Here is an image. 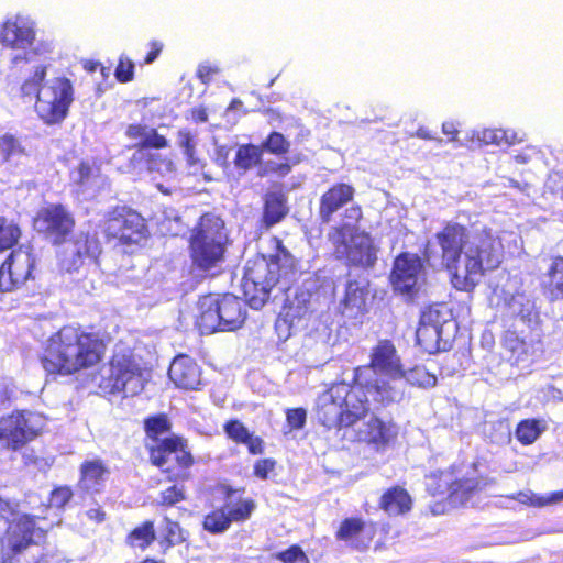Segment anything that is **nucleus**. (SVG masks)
<instances>
[{
	"label": "nucleus",
	"instance_id": "obj_8",
	"mask_svg": "<svg viewBox=\"0 0 563 563\" xmlns=\"http://www.w3.org/2000/svg\"><path fill=\"white\" fill-rule=\"evenodd\" d=\"M227 243L223 220L211 213L203 214L190 239L194 264L202 271L218 267L224 260Z\"/></svg>",
	"mask_w": 563,
	"mask_h": 563
},
{
	"label": "nucleus",
	"instance_id": "obj_24",
	"mask_svg": "<svg viewBox=\"0 0 563 563\" xmlns=\"http://www.w3.org/2000/svg\"><path fill=\"white\" fill-rule=\"evenodd\" d=\"M110 471L99 459L85 461L80 466L79 486L87 492H99Z\"/></svg>",
	"mask_w": 563,
	"mask_h": 563
},
{
	"label": "nucleus",
	"instance_id": "obj_13",
	"mask_svg": "<svg viewBox=\"0 0 563 563\" xmlns=\"http://www.w3.org/2000/svg\"><path fill=\"white\" fill-rule=\"evenodd\" d=\"M334 242L336 256L351 264L372 266L376 261V249L372 238L365 232L344 227L336 231Z\"/></svg>",
	"mask_w": 563,
	"mask_h": 563
},
{
	"label": "nucleus",
	"instance_id": "obj_10",
	"mask_svg": "<svg viewBox=\"0 0 563 563\" xmlns=\"http://www.w3.org/2000/svg\"><path fill=\"white\" fill-rule=\"evenodd\" d=\"M199 308L201 312L197 324L202 334L236 330L245 319L244 303L230 294L221 298L206 296L200 299Z\"/></svg>",
	"mask_w": 563,
	"mask_h": 563
},
{
	"label": "nucleus",
	"instance_id": "obj_48",
	"mask_svg": "<svg viewBox=\"0 0 563 563\" xmlns=\"http://www.w3.org/2000/svg\"><path fill=\"white\" fill-rule=\"evenodd\" d=\"M161 498L162 505L173 506L176 503L183 500L185 498V495L181 488L174 485L167 488L166 490L162 492Z\"/></svg>",
	"mask_w": 563,
	"mask_h": 563
},
{
	"label": "nucleus",
	"instance_id": "obj_63",
	"mask_svg": "<svg viewBox=\"0 0 563 563\" xmlns=\"http://www.w3.org/2000/svg\"><path fill=\"white\" fill-rule=\"evenodd\" d=\"M536 150L533 147L527 148V152L517 154L515 156V161L520 164H526L530 161L531 154H534Z\"/></svg>",
	"mask_w": 563,
	"mask_h": 563
},
{
	"label": "nucleus",
	"instance_id": "obj_6",
	"mask_svg": "<svg viewBox=\"0 0 563 563\" xmlns=\"http://www.w3.org/2000/svg\"><path fill=\"white\" fill-rule=\"evenodd\" d=\"M45 67H37L33 77L22 86L26 96L36 95V112L48 124L59 123L65 119L73 101V88L68 79L52 78L43 84Z\"/></svg>",
	"mask_w": 563,
	"mask_h": 563
},
{
	"label": "nucleus",
	"instance_id": "obj_4",
	"mask_svg": "<svg viewBox=\"0 0 563 563\" xmlns=\"http://www.w3.org/2000/svg\"><path fill=\"white\" fill-rule=\"evenodd\" d=\"M295 258L279 242L277 253L268 262L265 257H256L249 261L245 266L242 287L249 303L254 309H260L267 301L271 289L282 284L287 287L294 276Z\"/></svg>",
	"mask_w": 563,
	"mask_h": 563
},
{
	"label": "nucleus",
	"instance_id": "obj_62",
	"mask_svg": "<svg viewBox=\"0 0 563 563\" xmlns=\"http://www.w3.org/2000/svg\"><path fill=\"white\" fill-rule=\"evenodd\" d=\"M442 132L446 135H452L451 140L456 141V135L459 131L453 122H444L442 124Z\"/></svg>",
	"mask_w": 563,
	"mask_h": 563
},
{
	"label": "nucleus",
	"instance_id": "obj_36",
	"mask_svg": "<svg viewBox=\"0 0 563 563\" xmlns=\"http://www.w3.org/2000/svg\"><path fill=\"white\" fill-rule=\"evenodd\" d=\"M544 430V424L534 419L521 421L516 430L517 439L523 444L533 443Z\"/></svg>",
	"mask_w": 563,
	"mask_h": 563
},
{
	"label": "nucleus",
	"instance_id": "obj_58",
	"mask_svg": "<svg viewBox=\"0 0 563 563\" xmlns=\"http://www.w3.org/2000/svg\"><path fill=\"white\" fill-rule=\"evenodd\" d=\"M88 241H85L84 245H81L79 242L76 243V249L74 250V252L77 253L79 258H82L85 256H96L97 246L95 245L93 250H91L90 246H88Z\"/></svg>",
	"mask_w": 563,
	"mask_h": 563
},
{
	"label": "nucleus",
	"instance_id": "obj_43",
	"mask_svg": "<svg viewBox=\"0 0 563 563\" xmlns=\"http://www.w3.org/2000/svg\"><path fill=\"white\" fill-rule=\"evenodd\" d=\"M263 147L273 154H284L288 152L289 142L284 137L283 134L273 132L267 141L263 144Z\"/></svg>",
	"mask_w": 563,
	"mask_h": 563
},
{
	"label": "nucleus",
	"instance_id": "obj_44",
	"mask_svg": "<svg viewBox=\"0 0 563 563\" xmlns=\"http://www.w3.org/2000/svg\"><path fill=\"white\" fill-rule=\"evenodd\" d=\"M165 146H167V140L163 135L157 134L155 130L147 129L143 145L137 153L143 157L145 148H162Z\"/></svg>",
	"mask_w": 563,
	"mask_h": 563
},
{
	"label": "nucleus",
	"instance_id": "obj_9",
	"mask_svg": "<svg viewBox=\"0 0 563 563\" xmlns=\"http://www.w3.org/2000/svg\"><path fill=\"white\" fill-rule=\"evenodd\" d=\"M150 457L154 465L165 467L175 461L181 467H189L194 460L186 449L185 441L170 434V423L165 416H157L145 421Z\"/></svg>",
	"mask_w": 563,
	"mask_h": 563
},
{
	"label": "nucleus",
	"instance_id": "obj_33",
	"mask_svg": "<svg viewBox=\"0 0 563 563\" xmlns=\"http://www.w3.org/2000/svg\"><path fill=\"white\" fill-rule=\"evenodd\" d=\"M161 536V544L164 548V552L187 539V532L180 528L178 522L170 520L168 517L163 519Z\"/></svg>",
	"mask_w": 563,
	"mask_h": 563
},
{
	"label": "nucleus",
	"instance_id": "obj_40",
	"mask_svg": "<svg viewBox=\"0 0 563 563\" xmlns=\"http://www.w3.org/2000/svg\"><path fill=\"white\" fill-rule=\"evenodd\" d=\"M402 377L409 384L424 388L433 387L437 384V377L423 366H416L408 372L402 371Z\"/></svg>",
	"mask_w": 563,
	"mask_h": 563
},
{
	"label": "nucleus",
	"instance_id": "obj_5",
	"mask_svg": "<svg viewBox=\"0 0 563 563\" xmlns=\"http://www.w3.org/2000/svg\"><path fill=\"white\" fill-rule=\"evenodd\" d=\"M368 411L367 395L355 382L353 386L334 384L317 399V418L328 429L355 426Z\"/></svg>",
	"mask_w": 563,
	"mask_h": 563
},
{
	"label": "nucleus",
	"instance_id": "obj_57",
	"mask_svg": "<svg viewBox=\"0 0 563 563\" xmlns=\"http://www.w3.org/2000/svg\"><path fill=\"white\" fill-rule=\"evenodd\" d=\"M228 155H229V151L225 146L223 145H218L216 143V156H214V162L219 165V166H222V167H225L228 165Z\"/></svg>",
	"mask_w": 563,
	"mask_h": 563
},
{
	"label": "nucleus",
	"instance_id": "obj_27",
	"mask_svg": "<svg viewBox=\"0 0 563 563\" xmlns=\"http://www.w3.org/2000/svg\"><path fill=\"white\" fill-rule=\"evenodd\" d=\"M382 507L389 515H401L411 508V498L401 487L387 490L380 501Z\"/></svg>",
	"mask_w": 563,
	"mask_h": 563
},
{
	"label": "nucleus",
	"instance_id": "obj_49",
	"mask_svg": "<svg viewBox=\"0 0 563 563\" xmlns=\"http://www.w3.org/2000/svg\"><path fill=\"white\" fill-rule=\"evenodd\" d=\"M306 410L302 408L289 409L287 411V423L291 429H301L306 423Z\"/></svg>",
	"mask_w": 563,
	"mask_h": 563
},
{
	"label": "nucleus",
	"instance_id": "obj_64",
	"mask_svg": "<svg viewBox=\"0 0 563 563\" xmlns=\"http://www.w3.org/2000/svg\"><path fill=\"white\" fill-rule=\"evenodd\" d=\"M152 46H153V49L148 53V55L145 58V62L147 64L154 62L162 51V44H159V43H153Z\"/></svg>",
	"mask_w": 563,
	"mask_h": 563
},
{
	"label": "nucleus",
	"instance_id": "obj_42",
	"mask_svg": "<svg viewBox=\"0 0 563 563\" xmlns=\"http://www.w3.org/2000/svg\"><path fill=\"white\" fill-rule=\"evenodd\" d=\"M232 521H243L250 517L254 509L252 500H239L235 504L228 503L223 507Z\"/></svg>",
	"mask_w": 563,
	"mask_h": 563
},
{
	"label": "nucleus",
	"instance_id": "obj_18",
	"mask_svg": "<svg viewBox=\"0 0 563 563\" xmlns=\"http://www.w3.org/2000/svg\"><path fill=\"white\" fill-rule=\"evenodd\" d=\"M357 441L374 445L377 450L388 446L397 437V427L391 422H385L375 416L351 427Z\"/></svg>",
	"mask_w": 563,
	"mask_h": 563
},
{
	"label": "nucleus",
	"instance_id": "obj_31",
	"mask_svg": "<svg viewBox=\"0 0 563 563\" xmlns=\"http://www.w3.org/2000/svg\"><path fill=\"white\" fill-rule=\"evenodd\" d=\"M70 179L82 188L99 185L101 176L95 163L81 162L70 174Z\"/></svg>",
	"mask_w": 563,
	"mask_h": 563
},
{
	"label": "nucleus",
	"instance_id": "obj_12",
	"mask_svg": "<svg viewBox=\"0 0 563 563\" xmlns=\"http://www.w3.org/2000/svg\"><path fill=\"white\" fill-rule=\"evenodd\" d=\"M44 427L41 415L32 411H15L0 418V441L8 449L19 450L35 439Z\"/></svg>",
	"mask_w": 563,
	"mask_h": 563
},
{
	"label": "nucleus",
	"instance_id": "obj_55",
	"mask_svg": "<svg viewBox=\"0 0 563 563\" xmlns=\"http://www.w3.org/2000/svg\"><path fill=\"white\" fill-rule=\"evenodd\" d=\"M216 73H218V68L209 64H201L197 70V75L203 84H207Z\"/></svg>",
	"mask_w": 563,
	"mask_h": 563
},
{
	"label": "nucleus",
	"instance_id": "obj_35",
	"mask_svg": "<svg viewBox=\"0 0 563 563\" xmlns=\"http://www.w3.org/2000/svg\"><path fill=\"white\" fill-rule=\"evenodd\" d=\"M262 152V147L253 144L241 145L238 148L234 164L238 168L247 170L260 163Z\"/></svg>",
	"mask_w": 563,
	"mask_h": 563
},
{
	"label": "nucleus",
	"instance_id": "obj_52",
	"mask_svg": "<svg viewBox=\"0 0 563 563\" xmlns=\"http://www.w3.org/2000/svg\"><path fill=\"white\" fill-rule=\"evenodd\" d=\"M134 65L131 60L120 59L115 69V77L121 82L130 81L133 78Z\"/></svg>",
	"mask_w": 563,
	"mask_h": 563
},
{
	"label": "nucleus",
	"instance_id": "obj_56",
	"mask_svg": "<svg viewBox=\"0 0 563 563\" xmlns=\"http://www.w3.org/2000/svg\"><path fill=\"white\" fill-rule=\"evenodd\" d=\"M184 155L186 157L188 166L190 168H192L194 172H198L199 169H202L203 162L199 157H197L196 150L184 153Z\"/></svg>",
	"mask_w": 563,
	"mask_h": 563
},
{
	"label": "nucleus",
	"instance_id": "obj_2",
	"mask_svg": "<svg viewBox=\"0 0 563 563\" xmlns=\"http://www.w3.org/2000/svg\"><path fill=\"white\" fill-rule=\"evenodd\" d=\"M103 352V342L96 333L66 325L49 338L42 363L49 374L70 375L96 365Z\"/></svg>",
	"mask_w": 563,
	"mask_h": 563
},
{
	"label": "nucleus",
	"instance_id": "obj_46",
	"mask_svg": "<svg viewBox=\"0 0 563 563\" xmlns=\"http://www.w3.org/2000/svg\"><path fill=\"white\" fill-rule=\"evenodd\" d=\"M148 168L151 170H157L162 175H169L175 170L174 163L168 158L161 157V155L151 157Z\"/></svg>",
	"mask_w": 563,
	"mask_h": 563
},
{
	"label": "nucleus",
	"instance_id": "obj_23",
	"mask_svg": "<svg viewBox=\"0 0 563 563\" xmlns=\"http://www.w3.org/2000/svg\"><path fill=\"white\" fill-rule=\"evenodd\" d=\"M336 538L347 542L357 550H364L372 541L373 530L366 528L362 520L349 518L341 523L336 532Z\"/></svg>",
	"mask_w": 563,
	"mask_h": 563
},
{
	"label": "nucleus",
	"instance_id": "obj_50",
	"mask_svg": "<svg viewBox=\"0 0 563 563\" xmlns=\"http://www.w3.org/2000/svg\"><path fill=\"white\" fill-rule=\"evenodd\" d=\"M71 496H73V493H71L70 488L59 487L52 492L51 499H49L51 506L60 508L69 501Z\"/></svg>",
	"mask_w": 563,
	"mask_h": 563
},
{
	"label": "nucleus",
	"instance_id": "obj_41",
	"mask_svg": "<svg viewBox=\"0 0 563 563\" xmlns=\"http://www.w3.org/2000/svg\"><path fill=\"white\" fill-rule=\"evenodd\" d=\"M20 235L21 231L18 225L0 218V253L12 247Z\"/></svg>",
	"mask_w": 563,
	"mask_h": 563
},
{
	"label": "nucleus",
	"instance_id": "obj_7",
	"mask_svg": "<svg viewBox=\"0 0 563 563\" xmlns=\"http://www.w3.org/2000/svg\"><path fill=\"white\" fill-rule=\"evenodd\" d=\"M0 518L8 522L7 531L1 538L3 558L11 559L44 538L46 527L41 521L45 518L19 511L18 504L0 498Z\"/></svg>",
	"mask_w": 563,
	"mask_h": 563
},
{
	"label": "nucleus",
	"instance_id": "obj_17",
	"mask_svg": "<svg viewBox=\"0 0 563 563\" xmlns=\"http://www.w3.org/2000/svg\"><path fill=\"white\" fill-rule=\"evenodd\" d=\"M75 221L62 205L42 208L34 218V228L53 243H60L71 232Z\"/></svg>",
	"mask_w": 563,
	"mask_h": 563
},
{
	"label": "nucleus",
	"instance_id": "obj_21",
	"mask_svg": "<svg viewBox=\"0 0 563 563\" xmlns=\"http://www.w3.org/2000/svg\"><path fill=\"white\" fill-rule=\"evenodd\" d=\"M368 283L366 279L349 280L342 300V313L347 318H357L366 311Z\"/></svg>",
	"mask_w": 563,
	"mask_h": 563
},
{
	"label": "nucleus",
	"instance_id": "obj_38",
	"mask_svg": "<svg viewBox=\"0 0 563 563\" xmlns=\"http://www.w3.org/2000/svg\"><path fill=\"white\" fill-rule=\"evenodd\" d=\"M549 291L553 299L563 298V257H556L549 271Z\"/></svg>",
	"mask_w": 563,
	"mask_h": 563
},
{
	"label": "nucleus",
	"instance_id": "obj_28",
	"mask_svg": "<svg viewBox=\"0 0 563 563\" xmlns=\"http://www.w3.org/2000/svg\"><path fill=\"white\" fill-rule=\"evenodd\" d=\"M225 432L235 442L247 445L249 451L253 454L262 453L263 441L258 437H254L240 421H231L225 424Z\"/></svg>",
	"mask_w": 563,
	"mask_h": 563
},
{
	"label": "nucleus",
	"instance_id": "obj_47",
	"mask_svg": "<svg viewBox=\"0 0 563 563\" xmlns=\"http://www.w3.org/2000/svg\"><path fill=\"white\" fill-rule=\"evenodd\" d=\"M177 143L179 147L183 150V153L194 151L196 150L197 144L196 135L187 129L179 130L177 134Z\"/></svg>",
	"mask_w": 563,
	"mask_h": 563
},
{
	"label": "nucleus",
	"instance_id": "obj_16",
	"mask_svg": "<svg viewBox=\"0 0 563 563\" xmlns=\"http://www.w3.org/2000/svg\"><path fill=\"white\" fill-rule=\"evenodd\" d=\"M34 258L26 246L13 250L0 267V292L19 289L31 277Z\"/></svg>",
	"mask_w": 563,
	"mask_h": 563
},
{
	"label": "nucleus",
	"instance_id": "obj_20",
	"mask_svg": "<svg viewBox=\"0 0 563 563\" xmlns=\"http://www.w3.org/2000/svg\"><path fill=\"white\" fill-rule=\"evenodd\" d=\"M168 376L178 388L196 390L201 385V369L187 355H179L174 358L169 366Z\"/></svg>",
	"mask_w": 563,
	"mask_h": 563
},
{
	"label": "nucleus",
	"instance_id": "obj_1",
	"mask_svg": "<svg viewBox=\"0 0 563 563\" xmlns=\"http://www.w3.org/2000/svg\"><path fill=\"white\" fill-rule=\"evenodd\" d=\"M435 239L442 265L459 290H472L486 272L497 268L503 261L501 241L490 229L468 230L459 223H448Z\"/></svg>",
	"mask_w": 563,
	"mask_h": 563
},
{
	"label": "nucleus",
	"instance_id": "obj_19",
	"mask_svg": "<svg viewBox=\"0 0 563 563\" xmlns=\"http://www.w3.org/2000/svg\"><path fill=\"white\" fill-rule=\"evenodd\" d=\"M422 276V264L415 254H401L394 264L391 283L396 290L409 294Z\"/></svg>",
	"mask_w": 563,
	"mask_h": 563
},
{
	"label": "nucleus",
	"instance_id": "obj_61",
	"mask_svg": "<svg viewBox=\"0 0 563 563\" xmlns=\"http://www.w3.org/2000/svg\"><path fill=\"white\" fill-rule=\"evenodd\" d=\"M317 336L321 340L323 344H329L330 338H331V331L330 329L322 324L320 329L316 330Z\"/></svg>",
	"mask_w": 563,
	"mask_h": 563
},
{
	"label": "nucleus",
	"instance_id": "obj_53",
	"mask_svg": "<svg viewBox=\"0 0 563 563\" xmlns=\"http://www.w3.org/2000/svg\"><path fill=\"white\" fill-rule=\"evenodd\" d=\"M275 462L268 459L258 461L254 466V473L257 477L265 479L269 472L274 470Z\"/></svg>",
	"mask_w": 563,
	"mask_h": 563
},
{
	"label": "nucleus",
	"instance_id": "obj_25",
	"mask_svg": "<svg viewBox=\"0 0 563 563\" xmlns=\"http://www.w3.org/2000/svg\"><path fill=\"white\" fill-rule=\"evenodd\" d=\"M420 324L432 327L440 332L443 331L450 334L456 328L454 321L451 320L450 311L441 305L431 306L426 309L421 314Z\"/></svg>",
	"mask_w": 563,
	"mask_h": 563
},
{
	"label": "nucleus",
	"instance_id": "obj_59",
	"mask_svg": "<svg viewBox=\"0 0 563 563\" xmlns=\"http://www.w3.org/2000/svg\"><path fill=\"white\" fill-rule=\"evenodd\" d=\"M86 516L97 523H101L106 519V512L100 507L87 510Z\"/></svg>",
	"mask_w": 563,
	"mask_h": 563
},
{
	"label": "nucleus",
	"instance_id": "obj_29",
	"mask_svg": "<svg viewBox=\"0 0 563 563\" xmlns=\"http://www.w3.org/2000/svg\"><path fill=\"white\" fill-rule=\"evenodd\" d=\"M288 212L286 198L282 192H268L265 198L264 221L267 225L279 222Z\"/></svg>",
	"mask_w": 563,
	"mask_h": 563
},
{
	"label": "nucleus",
	"instance_id": "obj_14",
	"mask_svg": "<svg viewBox=\"0 0 563 563\" xmlns=\"http://www.w3.org/2000/svg\"><path fill=\"white\" fill-rule=\"evenodd\" d=\"M35 23L27 16L16 15L8 20L3 25L0 33V42L3 46L18 51L12 57L13 64L29 62L34 51L29 48L35 41Z\"/></svg>",
	"mask_w": 563,
	"mask_h": 563
},
{
	"label": "nucleus",
	"instance_id": "obj_15",
	"mask_svg": "<svg viewBox=\"0 0 563 563\" xmlns=\"http://www.w3.org/2000/svg\"><path fill=\"white\" fill-rule=\"evenodd\" d=\"M104 231L109 236L122 243H140L146 236L144 219L135 211L120 208L109 213L104 222Z\"/></svg>",
	"mask_w": 563,
	"mask_h": 563
},
{
	"label": "nucleus",
	"instance_id": "obj_26",
	"mask_svg": "<svg viewBox=\"0 0 563 563\" xmlns=\"http://www.w3.org/2000/svg\"><path fill=\"white\" fill-rule=\"evenodd\" d=\"M450 335V333L440 332L435 328L420 323L416 332L418 344L428 353H435L445 349Z\"/></svg>",
	"mask_w": 563,
	"mask_h": 563
},
{
	"label": "nucleus",
	"instance_id": "obj_3",
	"mask_svg": "<svg viewBox=\"0 0 563 563\" xmlns=\"http://www.w3.org/2000/svg\"><path fill=\"white\" fill-rule=\"evenodd\" d=\"M369 357V365L355 368L354 382L376 402L398 401L402 393L394 383L402 378V364L395 345L389 340H380Z\"/></svg>",
	"mask_w": 563,
	"mask_h": 563
},
{
	"label": "nucleus",
	"instance_id": "obj_45",
	"mask_svg": "<svg viewBox=\"0 0 563 563\" xmlns=\"http://www.w3.org/2000/svg\"><path fill=\"white\" fill-rule=\"evenodd\" d=\"M0 150L7 157L18 155L23 152L19 140L9 134H5L0 139Z\"/></svg>",
	"mask_w": 563,
	"mask_h": 563
},
{
	"label": "nucleus",
	"instance_id": "obj_34",
	"mask_svg": "<svg viewBox=\"0 0 563 563\" xmlns=\"http://www.w3.org/2000/svg\"><path fill=\"white\" fill-rule=\"evenodd\" d=\"M155 530L152 521H145L128 536V543L133 548L146 549L155 540Z\"/></svg>",
	"mask_w": 563,
	"mask_h": 563
},
{
	"label": "nucleus",
	"instance_id": "obj_51",
	"mask_svg": "<svg viewBox=\"0 0 563 563\" xmlns=\"http://www.w3.org/2000/svg\"><path fill=\"white\" fill-rule=\"evenodd\" d=\"M278 558L284 563H308L306 554L297 547H292L289 550L282 552Z\"/></svg>",
	"mask_w": 563,
	"mask_h": 563
},
{
	"label": "nucleus",
	"instance_id": "obj_39",
	"mask_svg": "<svg viewBox=\"0 0 563 563\" xmlns=\"http://www.w3.org/2000/svg\"><path fill=\"white\" fill-rule=\"evenodd\" d=\"M231 523V518L224 508L217 509L205 517L203 528L211 533L224 532Z\"/></svg>",
	"mask_w": 563,
	"mask_h": 563
},
{
	"label": "nucleus",
	"instance_id": "obj_11",
	"mask_svg": "<svg viewBox=\"0 0 563 563\" xmlns=\"http://www.w3.org/2000/svg\"><path fill=\"white\" fill-rule=\"evenodd\" d=\"M143 371L125 356H114L102 371L100 387L110 394L123 393L125 396L139 394L144 386Z\"/></svg>",
	"mask_w": 563,
	"mask_h": 563
},
{
	"label": "nucleus",
	"instance_id": "obj_30",
	"mask_svg": "<svg viewBox=\"0 0 563 563\" xmlns=\"http://www.w3.org/2000/svg\"><path fill=\"white\" fill-rule=\"evenodd\" d=\"M441 481L448 486L449 496L454 504H464L478 486V482L474 478L449 483V475L444 474L441 475Z\"/></svg>",
	"mask_w": 563,
	"mask_h": 563
},
{
	"label": "nucleus",
	"instance_id": "obj_22",
	"mask_svg": "<svg viewBox=\"0 0 563 563\" xmlns=\"http://www.w3.org/2000/svg\"><path fill=\"white\" fill-rule=\"evenodd\" d=\"M354 188L346 184H338L325 191L320 198L319 217L330 222L334 212L353 199Z\"/></svg>",
	"mask_w": 563,
	"mask_h": 563
},
{
	"label": "nucleus",
	"instance_id": "obj_32",
	"mask_svg": "<svg viewBox=\"0 0 563 563\" xmlns=\"http://www.w3.org/2000/svg\"><path fill=\"white\" fill-rule=\"evenodd\" d=\"M476 139L479 143L496 145H512L523 140V137L519 136L515 131L499 129H484L478 131L476 133Z\"/></svg>",
	"mask_w": 563,
	"mask_h": 563
},
{
	"label": "nucleus",
	"instance_id": "obj_37",
	"mask_svg": "<svg viewBox=\"0 0 563 563\" xmlns=\"http://www.w3.org/2000/svg\"><path fill=\"white\" fill-rule=\"evenodd\" d=\"M521 504L531 505L536 507H543L547 505L558 504L563 500V490L551 493L548 496H538L532 492H520L514 497Z\"/></svg>",
	"mask_w": 563,
	"mask_h": 563
},
{
	"label": "nucleus",
	"instance_id": "obj_54",
	"mask_svg": "<svg viewBox=\"0 0 563 563\" xmlns=\"http://www.w3.org/2000/svg\"><path fill=\"white\" fill-rule=\"evenodd\" d=\"M147 129L148 128H146V126H142L139 124H132L128 128L126 135L131 139L140 140V144L142 146L145 135H146V132H147Z\"/></svg>",
	"mask_w": 563,
	"mask_h": 563
},
{
	"label": "nucleus",
	"instance_id": "obj_60",
	"mask_svg": "<svg viewBox=\"0 0 563 563\" xmlns=\"http://www.w3.org/2000/svg\"><path fill=\"white\" fill-rule=\"evenodd\" d=\"M191 118L196 122H206L208 120L207 110L202 107L195 108L191 111Z\"/></svg>",
	"mask_w": 563,
	"mask_h": 563
}]
</instances>
